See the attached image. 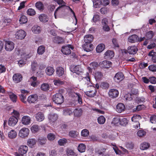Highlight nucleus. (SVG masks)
<instances>
[{
    "label": "nucleus",
    "instance_id": "nucleus-46",
    "mask_svg": "<svg viewBox=\"0 0 156 156\" xmlns=\"http://www.w3.org/2000/svg\"><path fill=\"white\" fill-rule=\"evenodd\" d=\"M128 123V121L127 119L125 118L120 117V124L125 126Z\"/></svg>",
    "mask_w": 156,
    "mask_h": 156
},
{
    "label": "nucleus",
    "instance_id": "nucleus-30",
    "mask_svg": "<svg viewBox=\"0 0 156 156\" xmlns=\"http://www.w3.org/2000/svg\"><path fill=\"white\" fill-rule=\"evenodd\" d=\"M36 143V140L35 139H29L27 140V144L29 147H32Z\"/></svg>",
    "mask_w": 156,
    "mask_h": 156
},
{
    "label": "nucleus",
    "instance_id": "nucleus-21",
    "mask_svg": "<svg viewBox=\"0 0 156 156\" xmlns=\"http://www.w3.org/2000/svg\"><path fill=\"white\" fill-rule=\"evenodd\" d=\"M55 72V69L52 66H48L47 67L45 70L46 74L49 76L52 75Z\"/></svg>",
    "mask_w": 156,
    "mask_h": 156
},
{
    "label": "nucleus",
    "instance_id": "nucleus-20",
    "mask_svg": "<svg viewBox=\"0 0 156 156\" xmlns=\"http://www.w3.org/2000/svg\"><path fill=\"white\" fill-rule=\"evenodd\" d=\"M137 50L136 47L133 45L129 47L128 48L127 51L130 54H134L136 53Z\"/></svg>",
    "mask_w": 156,
    "mask_h": 156
},
{
    "label": "nucleus",
    "instance_id": "nucleus-56",
    "mask_svg": "<svg viewBox=\"0 0 156 156\" xmlns=\"http://www.w3.org/2000/svg\"><path fill=\"white\" fill-rule=\"evenodd\" d=\"M67 142V140L65 138L60 139L58 141L59 145L60 146L65 145Z\"/></svg>",
    "mask_w": 156,
    "mask_h": 156
},
{
    "label": "nucleus",
    "instance_id": "nucleus-62",
    "mask_svg": "<svg viewBox=\"0 0 156 156\" xmlns=\"http://www.w3.org/2000/svg\"><path fill=\"white\" fill-rule=\"evenodd\" d=\"M11 22V20L9 18H5L3 20V24L4 26L7 25Z\"/></svg>",
    "mask_w": 156,
    "mask_h": 156
},
{
    "label": "nucleus",
    "instance_id": "nucleus-7",
    "mask_svg": "<svg viewBox=\"0 0 156 156\" xmlns=\"http://www.w3.org/2000/svg\"><path fill=\"white\" fill-rule=\"evenodd\" d=\"M38 97L37 94H31L29 96L27 99V101L29 104H35L38 101Z\"/></svg>",
    "mask_w": 156,
    "mask_h": 156
},
{
    "label": "nucleus",
    "instance_id": "nucleus-18",
    "mask_svg": "<svg viewBox=\"0 0 156 156\" xmlns=\"http://www.w3.org/2000/svg\"><path fill=\"white\" fill-rule=\"evenodd\" d=\"M35 118L37 121L41 122L44 119L45 117L42 112H39L35 115Z\"/></svg>",
    "mask_w": 156,
    "mask_h": 156
},
{
    "label": "nucleus",
    "instance_id": "nucleus-11",
    "mask_svg": "<svg viewBox=\"0 0 156 156\" xmlns=\"http://www.w3.org/2000/svg\"><path fill=\"white\" fill-rule=\"evenodd\" d=\"M18 120L16 117L13 116L10 118L8 120V125L11 126H15L17 123Z\"/></svg>",
    "mask_w": 156,
    "mask_h": 156
},
{
    "label": "nucleus",
    "instance_id": "nucleus-3",
    "mask_svg": "<svg viewBox=\"0 0 156 156\" xmlns=\"http://www.w3.org/2000/svg\"><path fill=\"white\" fill-rule=\"evenodd\" d=\"M53 101L57 104H61L64 101V98L61 94L56 93L53 96Z\"/></svg>",
    "mask_w": 156,
    "mask_h": 156
},
{
    "label": "nucleus",
    "instance_id": "nucleus-16",
    "mask_svg": "<svg viewBox=\"0 0 156 156\" xmlns=\"http://www.w3.org/2000/svg\"><path fill=\"white\" fill-rule=\"evenodd\" d=\"M28 150V147L25 145H20L19 148V153L23 155L26 154Z\"/></svg>",
    "mask_w": 156,
    "mask_h": 156
},
{
    "label": "nucleus",
    "instance_id": "nucleus-64",
    "mask_svg": "<svg viewBox=\"0 0 156 156\" xmlns=\"http://www.w3.org/2000/svg\"><path fill=\"white\" fill-rule=\"evenodd\" d=\"M46 141V139L45 138H41L38 139V142L39 144L41 145L44 144Z\"/></svg>",
    "mask_w": 156,
    "mask_h": 156
},
{
    "label": "nucleus",
    "instance_id": "nucleus-41",
    "mask_svg": "<svg viewBox=\"0 0 156 156\" xmlns=\"http://www.w3.org/2000/svg\"><path fill=\"white\" fill-rule=\"evenodd\" d=\"M41 89L43 91H47L49 90L50 86L47 83H43L41 86Z\"/></svg>",
    "mask_w": 156,
    "mask_h": 156
},
{
    "label": "nucleus",
    "instance_id": "nucleus-60",
    "mask_svg": "<svg viewBox=\"0 0 156 156\" xmlns=\"http://www.w3.org/2000/svg\"><path fill=\"white\" fill-rule=\"evenodd\" d=\"M19 97L21 101L25 104L27 103L26 100V95L21 94L19 95Z\"/></svg>",
    "mask_w": 156,
    "mask_h": 156
},
{
    "label": "nucleus",
    "instance_id": "nucleus-5",
    "mask_svg": "<svg viewBox=\"0 0 156 156\" xmlns=\"http://www.w3.org/2000/svg\"><path fill=\"white\" fill-rule=\"evenodd\" d=\"M15 44L11 41H6L5 44V48L6 51H11L14 48Z\"/></svg>",
    "mask_w": 156,
    "mask_h": 156
},
{
    "label": "nucleus",
    "instance_id": "nucleus-1",
    "mask_svg": "<svg viewBox=\"0 0 156 156\" xmlns=\"http://www.w3.org/2000/svg\"><path fill=\"white\" fill-rule=\"evenodd\" d=\"M82 79L83 83H84L85 85L87 87H90V90L85 92V94L90 97H93L96 95L97 90L96 88L92 85V84L90 80V75L89 73L87 72L84 77L81 78L80 79Z\"/></svg>",
    "mask_w": 156,
    "mask_h": 156
},
{
    "label": "nucleus",
    "instance_id": "nucleus-17",
    "mask_svg": "<svg viewBox=\"0 0 156 156\" xmlns=\"http://www.w3.org/2000/svg\"><path fill=\"white\" fill-rule=\"evenodd\" d=\"M99 65L102 68H108L111 66V62L107 60H105L100 62Z\"/></svg>",
    "mask_w": 156,
    "mask_h": 156
},
{
    "label": "nucleus",
    "instance_id": "nucleus-37",
    "mask_svg": "<svg viewBox=\"0 0 156 156\" xmlns=\"http://www.w3.org/2000/svg\"><path fill=\"white\" fill-rule=\"evenodd\" d=\"M35 5L36 8L39 10H42L44 8V4L40 1L37 2L36 3Z\"/></svg>",
    "mask_w": 156,
    "mask_h": 156
},
{
    "label": "nucleus",
    "instance_id": "nucleus-48",
    "mask_svg": "<svg viewBox=\"0 0 156 156\" xmlns=\"http://www.w3.org/2000/svg\"><path fill=\"white\" fill-rule=\"evenodd\" d=\"M27 12L28 15L31 16H34L36 14L35 11L31 8L28 9L27 10Z\"/></svg>",
    "mask_w": 156,
    "mask_h": 156
},
{
    "label": "nucleus",
    "instance_id": "nucleus-35",
    "mask_svg": "<svg viewBox=\"0 0 156 156\" xmlns=\"http://www.w3.org/2000/svg\"><path fill=\"white\" fill-rule=\"evenodd\" d=\"M105 48V45L103 44H100L97 46L96 51L98 53H100L102 52Z\"/></svg>",
    "mask_w": 156,
    "mask_h": 156
},
{
    "label": "nucleus",
    "instance_id": "nucleus-40",
    "mask_svg": "<svg viewBox=\"0 0 156 156\" xmlns=\"http://www.w3.org/2000/svg\"><path fill=\"white\" fill-rule=\"evenodd\" d=\"M150 146L149 143L147 142H144L142 143L140 146V149L142 150H145L147 149Z\"/></svg>",
    "mask_w": 156,
    "mask_h": 156
},
{
    "label": "nucleus",
    "instance_id": "nucleus-32",
    "mask_svg": "<svg viewBox=\"0 0 156 156\" xmlns=\"http://www.w3.org/2000/svg\"><path fill=\"white\" fill-rule=\"evenodd\" d=\"M73 113L75 117H80L82 115V110L80 108L75 109L73 111Z\"/></svg>",
    "mask_w": 156,
    "mask_h": 156
},
{
    "label": "nucleus",
    "instance_id": "nucleus-38",
    "mask_svg": "<svg viewBox=\"0 0 156 156\" xmlns=\"http://www.w3.org/2000/svg\"><path fill=\"white\" fill-rule=\"evenodd\" d=\"M32 30L34 33L36 34H39L41 31V28L38 25L34 26L32 27Z\"/></svg>",
    "mask_w": 156,
    "mask_h": 156
},
{
    "label": "nucleus",
    "instance_id": "nucleus-53",
    "mask_svg": "<svg viewBox=\"0 0 156 156\" xmlns=\"http://www.w3.org/2000/svg\"><path fill=\"white\" fill-rule=\"evenodd\" d=\"M66 152L68 155H69L72 156H77V155L75 153L73 150L70 149L68 148L67 149Z\"/></svg>",
    "mask_w": 156,
    "mask_h": 156
},
{
    "label": "nucleus",
    "instance_id": "nucleus-61",
    "mask_svg": "<svg viewBox=\"0 0 156 156\" xmlns=\"http://www.w3.org/2000/svg\"><path fill=\"white\" fill-rule=\"evenodd\" d=\"M138 136L140 137H143L146 134V132L143 130H139L137 133Z\"/></svg>",
    "mask_w": 156,
    "mask_h": 156
},
{
    "label": "nucleus",
    "instance_id": "nucleus-19",
    "mask_svg": "<svg viewBox=\"0 0 156 156\" xmlns=\"http://www.w3.org/2000/svg\"><path fill=\"white\" fill-rule=\"evenodd\" d=\"M21 122L24 125H28L30 123V118L27 116H24L22 118Z\"/></svg>",
    "mask_w": 156,
    "mask_h": 156
},
{
    "label": "nucleus",
    "instance_id": "nucleus-57",
    "mask_svg": "<svg viewBox=\"0 0 156 156\" xmlns=\"http://www.w3.org/2000/svg\"><path fill=\"white\" fill-rule=\"evenodd\" d=\"M54 84L55 85L59 86L63 84L64 82L63 81H61L59 79H55L53 80Z\"/></svg>",
    "mask_w": 156,
    "mask_h": 156
},
{
    "label": "nucleus",
    "instance_id": "nucleus-4",
    "mask_svg": "<svg viewBox=\"0 0 156 156\" xmlns=\"http://www.w3.org/2000/svg\"><path fill=\"white\" fill-rule=\"evenodd\" d=\"M141 119V116L138 115H135L131 118L132 122H135L136 124L133 125L134 128L137 129L140 128V124L139 120Z\"/></svg>",
    "mask_w": 156,
    "mask_h": 156
},
{
    "label": "nucleus",
    "instance_id": "nucleus-47",
    "mask_svg": "<svg viewBox=\"0 0 156 156\" xmlns=\"http://www.w3.org/2000/svg\"><path fill=\"white\" fill-rule=\"evenodd\" d=\"M97 120L99 124H103L105 122L106 119L103 116L101 115L98 118Z\"/></svg>",
    "mask_w": 156,
    "mask_h": 156
},
{
    "label": "nucleus",
    "instance_id": "nucleus-36",
    "mask_svg": "<svg viewBox=\"0 0 156 156\" xmlns=\"http://www.w3.org/2000/svg\"><path fill=\"white\" fill-rule=\"evenodd\" d=\"M39 18L41 21L44 23L48 22V19L47 16L44 14L39 15Z\"/></svg>",
    "mask_w": 156,
    "mask_h": 156
},
{
    "label": "nucleus",
    "instance_id": "nucleus-59",
    "mask_svg": "<svg viewBox=\"0 0 156 156\" xmlns=\"http://www.w3.org/2000/svg\"><path fill=\"white\" fill-rule=\"evenodd\" d=\"M63 114L65 115H70L73 114V111L70 109L64 110L63 112Z\"/></svg>",
    "mask_w": 156,
    "mask_h": 156
},
{
    "label": "nucleus",
    "instance_id": "nucleus-50",
    "mask_svg": "<svg viewBox=\"0 0 156 156\" xmlns=\"http://www.w3.org/2000/svg\"><path fill=\"white\" fill-rule=\"evenodd\" d=\"M9 94L11 100L13 102H16L17 100L16 96L12 92L9 93Z\"/></svg>",
    "mask_w": 156,
    "mask_h": 156
},
{
    "label": "nucleus",
    "instance_id": "nucleus-15",
    "mask_svg": "<svg viewBox=\"0 0 156 156\" xmlns=\"http://www.w3.org/2000/svg\"><path fill=\"white\" fill-rule=\"evenodd\" d=\"M119 94L118 91L114 89L110 90L108 92V94L110 97L112 98H115L117 97Z\"/></svg>",
    "mask_w": 156,
    "mask_h": 156
},
{
    "label": "nucleus",
    "instance_id": "nucleus-43",
    "mask_svg": "<svg viewBox=\"0 0 156 156\" xmlns=\"http://www.w3.org/2000/svg\"><path fill=\"white\" fill-rule=\"evenodd\" d=\"M86 149L85 145L83 144H79L78 147V151L81 153L85 151Z\"/></svg>",
    "mask_w": 156,
    "mask_h": 156
},
{
    "label": "nucleus",
    "instance_id": "nucleus-42",
    "mask_svg": "<svg viewBox=\"0 0 156 156\" xmlns=\"http://www.w3.org/2000/svg\"><path fill=\"white\" fill-rule=\"evenodd\" d=\"M45 47L43 45H41L39 46L37 49V53L39 55H42L45 52Z\"/></svg>",
    "mask_w": 156,
    "mask_h": 156
},
{
    "label": "nucleus",
    "instance_id": "nucleus-55",
    "mask_svg": "<svg viewBox=\"0 0 156 156\" xmlns=\"http://www.w3.org/2000/svg\"><path fill=\"white\" fill-rule=\"evenodd\" d=\"M38 65L36 62H32L31 64V69L33 71H35L38 68Z\"/></svg>",
    "mask_w": 156,
    "mask_h": 156
},
{
    "label": "nucleus",
    "instance_id": "nucleus-2",
    "mask_svg": "<svg viewBox=\"0 0 156 156\" xmlns=\"http://www.w3.org/2000/svg\"><path fill=\"white\" fill-rule=\"evenodd\" d=\"M71 70L73 73H76L78 75V76L77 77H78L79 80L80 81L81 80H82V79H80V78L84 77L82 76L83 73V69L81 68L80 66L78 65L73 66L71 68Z\"/></svg>",
    "mask_w": 156,
    "mask_h": 156
},
{
    "label": "nucleus",
    "instance_id": "nucleus-9",
    "mask_svg": "<svg viewBox=\"0 0 156 156\" xmlns=\"http://www.w3.org/2000/svg\"><path fill=\"white\" fill-rule=\"evenodd\" d=\"M70 48L72 49H73V48L69 44L67 46L62 47L61 50L62 52L64 55H69L71 52Z\"/></svg>",
    "mask_w": 156,
    "mask_h": 156
},
{
    "label": "nucleus",
    "instance_id": "nucleus-29",
    "mask_svg": "<svg viewBox=\"0 0 156 156\" xmlns=\"http://www.w3.org/2000/svg\"><path fill=\"white\" fill-rule=\"evenodd\" d=\"M104 55L106 58H111L114 56V53L112 51L108 50L105 53Z\"/></svg>",
    "mask_w": 156,
    "mask_h": 156
},
{
    "label": "nucleus",
    "instance_id": "nucleus-44",
    "mask_svg": "<svg viewBox=\"0 0 156 156\" xmlns=\"http://www.w3.org/2000/svg\"><path fill=\"white\" fill-rule=\"evenodd\" d=\"M93 3L94 7L96 8L100 7L101 5V1L100 0H94Z\"/></svg>",
    "mask_w": 156,
    "mask_h": 156
},
{
    "label": "nucleus",
    "instance_id": "nucleus-10",
    "mask_svg": "<svg viewBox=\"0 0 156 156\" xmlns=\"http://www.w3.org/2000/svg\"><path fill=\"white\" fill-rule=\"evenodd\" d=\"M84 50L87 52L92 51L93 49V45L91 43H85L83 46Z\"/></svg>",
    "mask_w": 156,
    "mask_h": 156
},
{
    "label": "nucleus",
    "instance_id": "nucleus-22",
    "mask_svg": "<svg viewBox=\"0 0 156 156\" xmlns=\"http://www.w3.org/2000/svg\"><path fill=\"white\" fill-rule=\"evenodd\" d=\"M93 36L90 34L86 35L84 38V41L86 43H91L93 41Z\"/></svg>",
    "mask_w": 156,
    "mask_h": 156
},
{
    "label": "nucleus",
    "instance_id": "nucleus-25",
    "mask_svg": "<svg viewBox=\"0 0 156 156\" xmlns=\"http://www.w3.org/2000/svg\"><path fill=\"white\" fill-rule=\"evenodd\" d=\"M48 119L51 123L56 121L58 119V116L56 114H50L48 116Z\"/></svg>",
    "mask_w": 156,
    "mask_h": 156
},
{
    "label": "nucleus",
    "instance_id": "nucleus-12",
    "mask_svg": "<svg viewBox=\"0 0 156 156\" xmlns=\"http://www.w3.org/2000/svg\"><path fill=\"white\" fill-rule=\"evenodd\" d=\"M124 79L123 74L121 72L116 73L114 78V80L116 82H119Z\"/></svg>",
    "mask_w": 156,
    "mask_h": 156
},
{
    "label": "nucleus",
    "instance_id": "nucleus-54",
    "mask_svg": "<svg viewBox=\"0 0 156 156\" xmlns=\"http://www.w3.org/2000/svg\"><path fill=\"white\" fill-rule=\"evenodd\" d=\"M89 134V131L86 129H83L81 132V135L83 137L87 136Z\"/></svg>",
    "mask_w": 156,
    "mask_h": 156
},
{
    "label": "nucleus",
    "instance_id": "nucleus-24",
    "mask_svg": "<svg viewBox=\"0 0 156 156\" xmlns=\"http://www.w3.org/2000/svg\"><path fill=\"white\" fill-rule=\"evenodd\" d=\"M90 67H87V69L89 72H91L92 69H96L98 66V62H93L90 63Z\"/></svg>",
    "mask_w": 156,
    "mask_h": 156
},
{
    "label": "nucleus",
    "instance_id": "nucleus-23",
    "mask_svg": "<svg viewBox=\"0 0 156 156\" xmlns=\"http://www.w3.org/2000/svg\"><path fill=\"white\" fill-rule=\"evenodd\" d=\"M39 126L37 124H34L32 125L30 128V130L32 132L35 133L38 132L40 130Z\"/></svg>",
    "mask_w": 156,
    "mask_h": 156
},
{
    "label": "nucleus",
    "instance_id": "nucleus-63",
    "mask_svg": "<svg viewBox=\"0 0 156 156\" xmlns=\"http://www.w3.org/2000/svg\"><path fill=\"white\" fill-rule=\"evenodd\" d=\"M55 137V135L53 133H49L47 135V138L49 140H53Z\"/></svg>",
    "mask_w": 156,
    "mask_h": 156
},
{
    "label": "nucleus",
    "instance_id": "nucleus-39",
    "mask_svg": "<svg viewBox=\"0 0 156 156\" xmlns=\"http://www.w3.org/2000/svg\"><path fill=\"white\" fill-rule=\"evenodd\" d=\"M37 78L36 77L32 76L30 79V81L31 82V85L34 87L37 85Z\"/></svg>",
    "mask_w": 156,
    "mask_h": 156
},
{
    "label": "nucleus",
    "instance_id": "nucleus-6",
    "mask_svg": "<svg viewBox=\"0 0 156 156\" xmlns=\"http://www.w3.org/2000/svg\"><path fill=\"white\" fill-rule=\"evenodd\" d=\"M29 132L30 130L28 128L24 127L20 130L19 135L20 137L25 138L28 136Z\"/></svg>",
    "mask_w": 156,
    "mask_h": 156
},
{
    "label": "nucleus",
    "instance_id": "nucleus-34",
    "mask_svg": "<svg viewBox=\"0 0 156 156\" xmlns=\"http://www.w3.org/2000/svg\"><path fill=\"white\" fill-rule=\"evenodd\" d=\"M17 136L16 132L13 130H12L8 133V137L11 139L15 138Z\"/></svg>",
    "mask_w": 156,
    "mask_h": 156
},
{
    "label": "nucleus",
    "instance_id": "nucleus-49",
    "mask_svg": "<svg viewBox=\"0 0 156 156\" xmlns=\"http://www.w3.org/2000/svg\"><path fill=\"white\" fill-rule=\"evenodd\" d=\"M79 135V133L77 131H70L69 133V136L73 138H75L77 136Z\"/></svg>",
    "mask_w": 156,
    "mask_h": 156
},
{
    "label": "nucleus",
    "instance_id": "nucleus-27",
    "mask_svg": "<svg viewBox=\"0 0 156 156\" xmlns=\"http://www.w3.org/2000/svg\"><path fill=\"white\" fill-rule=\"evenodd\" d=\"M56 72L57 75L59 76H61L64 74V69L62 67H59L57 68Z\"/></svg>",
    "mask_w": 156,
    "mask_h": 156
},
{
    "label": "nucleus",
    "instance_id": "nucleus-51",
    "mask_svg": "<svg viewBox=\"0 0 156 156\" xmlns=\"http://www.w3.org/2000/svg\"><path fill=\"white\" fill-rule=\"evenodd\" d=\"M112 123L115 125H118L120 124V117H117L114 118L112 121Z\"/></svg>",
    "mask_w": 156,
    "mask_h": 156
},
{
    "label": "nucleus",
    "instance_id": "nucleus-58",
    "mask_svg": "<svg viewBox=\"0 0 156 156\" xmlns=\"http://www.w3.org/2000/svg\"><path fill=\"white\" fill-rule=\"evenodd\" d=\"M132 95L130 93H128L124 96V98L126 101H130L132 99Z\"/></svg>",
    "mask_w": 156,
    "mask_h": 156
},
{
    "label": "nucleus",
    "instance_id": "nucleus-45",
    "mask_svg": "<svg viewBox=\"0 0 156 156\" xmlns=\"http://www.w3.org/2000/svg\"><path fill=\"white\" fill-rule=\"evenodd\" d=\"M94 77L96 80H99L101 79L103 76V75L101 72H96L94 73Z\"/></svg>",
    "mask_w": 156,
    "mask_h": 156
},
{
    "label": "nucleus",
    "instance_id": "nucleus-31",
    "mask_svg": "<svg viewBox=\"0 0 156 156\" xmlns=\"http://www.w3.org/2000/svg\"><path fill=\"white\" fill-rule=\"evenodd\" d=\"M54 1L57 2L58 5H61L57 8V10H58L61 8L66 6V3L63 0H52Z\"/></svg>",
    "mask_w": 156,
    "mask_h": 156
},
{
    "label": "nucleus",
    "instance_id": "nucleus-28",
    "mask_svg": "<svg viewBox=\"0 0 156 156\" xmlns=\"http://www.w3.org/2000/svg\"><path fill=\"white\" fill-rule=\"evenodd\" d=\"M53 41L54 43L58 44H61L64 42V39L62 37L59 36L54 37Z\"/></svg>",
    "mask_w": 156,
    "mask_h": 156
},
{
    "label": "nucleus",
    "instance_id": "nucleus-8",
    "mask_svg": "<svg viewBox=\"0 0 156 156\" xmlns=\"http://www.w3.org/2000/svg\"><path fill=\"white\" fill-rule=\"evenodd\" d=\"M15 34L17 39L22 40L24 39L26 36V33L24 30H20L17 31Z\"/></svg>",
    "mask_w": 156,
    "mask_h": 156
},
{
    "label": "nucleus",
    "instance_id": "nucleus-26",
    "mask_svg": "<svg viewBox=\"0 0 156 156\" xmlns=\"http://www.w3.org/2000/svg\"><path fill=\"white\" fill-rule=\"evenodd\" d=\"M138 36L133 34L129 37L128 41L130 43H134L137 42L138 40Z\"/></svg>",
    "mask_w": 156,
    "mask_h": 156
},
{
    "label": "nucleus",
    "instance_id": "nucleus-14",
    "mask_svg": "<svg viewBox=\"0 0 156 156\" xmlns=\"http://www.w3.org/2000/svg\"><path fill=\"white\" fill-rule=\"evenodd\" d=\"M125 109V105L122 103H118L116 106V111L118 113L123 112Z\"/></svg>",
    "mask_w": 156,
    "mask_h": 156
},
{
    "label": "nucleus",
    "instance_id": "nucleus-13",
    "mask_svg": "<svg viewBox=\"0 0 156 156\" xmlns=\"http://www.w3.org/2000/svg\"><path fill=\"white\" fill-rule=\"evenodd\" d=\"M12 79L13 81L15 83H18L22 80V77L20 74L17 73L14 74Z\"/></svg>",
    "mask_w": 156,
    "mask_h": 156
},
{
    "label": "nucleus",
    "instance_id": "nucleus-33",
    "mask_svg": "<svg viewBox=\"0 0 156 156\" xmlns=\"http://www.w3.org/2000/svg\"><path fill=\"white\" fill-rule=\"evenodd\" d=\"M27 18L26 16L23 15H20L19 21L20 24L25 23L27 22Z\"/></svg>",
    "mask_w": 156,
    "mask_h": 156
},
{
    "label": "nucleus",
    "instance_id": "nucleus-52",
    "mask_svg": "<svg viewBox=\"0 0 156 156\" xmlns=\"http://www.w3.org/2000/svg\"><path fill=\"white\" fill-rule=\"evenodd\" d=\"M154 33L152 31H150L147 33L146 37L147 40L151 39L154 36Z\"/></svg>",
    "mask_w": 156,
    "mask_h": 156
}]
</instances>
